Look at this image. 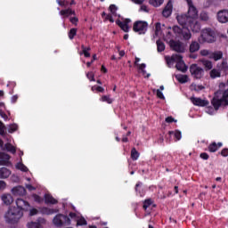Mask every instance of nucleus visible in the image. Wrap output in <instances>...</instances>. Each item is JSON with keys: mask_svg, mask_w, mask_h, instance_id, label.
Here are the masks:
<instances>
[{"mask_svg": "<svg viewBox=\"0 0 228 228\" xmlns=\"http://www.w3.org/2000/svg\"><path fill=\"white\" fill-rule=\"evenodd\" d=\"M176 20L183 28L174 26L173 31L182 40H190V38H191V32L190 31V28L193 33H199V31H200V24L199 21L188 14H179L176 16Z\"/></svg>", "mask_w": 228, "mask_h": 228, "instance_id": "f257e3e1", "label": "nucleus"}, {"mask_svg": "<svg viewBox=\"0 0 228 228\" xmlns=\"http://www.w3.org/2000/svg\"><path fill=\"white\" fill-rule=\"evenodd\" d=\"M57 3H58L59 6H67V2L66 1L57 0Z\"/></svg>", "mask_w": 228, "mask_h": 228, "instance_id": "052dcab7", "label": "nucleus"}, {"mask_svg": "<svg viewBox=\"0 0 228 228\" xmlns=\"http://www.w3.org/2000/svg\"><path fill=\"white\" fill-rule=\"evenodd\" d=\"M5 129L6 127L4 126V124H3V122L0 121V136H4ZM5 140L8 142L5 143L4 145V142L0 139V148L2 149V151H7L8 152H12V154H15L17 152V149H15V146L10 143L12 140L8 139V137H6Z\"/></svg>", "mask_w": 228, "mask_h": 228, "instance_id": "39448f33", "label": "nucleus"}, {"mask_svg": "<svg viewBox=\"0 0 228 228\" xmlns=\"http://www.w3.org/2000/svg\"><path fill=\"white\" fill-rule=\"evenodd\" d=\"M140 10H141V12H149V8L147 7V5H141Z\"/></svg>", "mask_w": 228, "mask_h": 228, "instance_id": "bf43d9fd", "label": "nucleus"}, {"mask_svg": "<svg viewBox=\"0 0 228 228\" xmlns=\"http://www.w3.org/2000/svg\"><path fill=\"white\" fill-rule=\"evenodd\" d=\"M200 158H201V159H209V155H208L206 152H203L200 155Z\"/></svg>", "mask_w": 228, "mask_h": 228, "instance_id": "13d9d810", "label": "nucleus"}, {"mask_svg": "<svg viewBox=\"0 0 228 228\" xmlns=\"http://www.w3.org/2000/svg\"><path fill=\"white\" fill-rule=\"evenodd\" d=\"M86 76L89 81H95V74L93 71L86 73Z\"/></svg>", "mask_w": 228, "mask_h": 228, "instance_id": "a18cd8bd", "label": "nucleus"}, {"mask_svg": "<svg viewBox=\"0 0 228 228\" xmlns=\"http://www.w3.org/2000/svg\"><path fill=\"white\" fill-rule=\"evenodd\" d=\"M167 65H174V63H176V69L181 72H186V70H188V67L183 61L182 54H173L170 58L167 59Z\"/></svg>", "mask_w": 228, "mask_h": 228, "instance_id": "20e7f679", "label": "nucleus"}, {"mask_svg": "<svg viewBox=\"0 0 228 228\" xmlns=\"http://www.w3.org/2000/svg\"><path fill=\"white\" fill-rule=\"evenodd\" d=\"M215 110H218L220 106H228V88L219 89L211 101Z\"/></svg>", "mask_w": 228, "mask_h": 228, "instance_id": "f03ea898", "label": "nucleus"}, {"mask_svg": "<svg viewBox=\"0 0 228 228\" xmlns=\"http://www.w3.org/2000/svg\"><path fill=\"white\" fill-rule=\"evenodd\" d=\"M53 224L55 227H65V225H70L72 220L69 216H67L62 214H58L53 217Z\"/></svg>", "mask_w": 228, "mask_h": 228, "instance_id": "423d86ee", "label": "nucleus"}, {"mask_svg": "<svg viewBox=\"0 0 228 228\" xmlns=\"http://www.w3.org/2000/svg\"><path fill=\"white\" fill-rule=\"evenodd\" d=\"M200 17V20H204L205 22H208V20H209V15L208 14V12H201Z\"/></svg>", "mask_w": 228, "mask_h": 228, "instance_id": "de8ad7c7", "label": "nucleus"}, {"mask_svg": "<svg viewBox=\"0 0 228 228\" xmlns=\"http://www.w3.org/2000/svg\"><path fill=\"white\" fill-rule=\"evenodd\" d=\"M1 200L5 206H12L13 204V196L10 193H4L1 195Z\"/></svg>", "mask_w": 228, "mask_h": 228, "instance_id": "f3484780", "label": "nucleus"}, {"mask_svg": "<svg viewBox=\"0 0 228 228\" xmlns=\"http://www.w3.org/2000/svg\"><path fill=\"white\" fill-rule=\"evenodd\" d=\"M201 62L207 70H211V69H213V62L211 61L202 60Z\"/></svg>", "mask_w": 228, "mask_h": 228, "instance_id": "2f4dec72", "label": "nucleus"}, {"mask_svg": "<svg viewBox=\"0 0 228 228\" xmlns=\"http://www.w3.org/2000/svg\"><path fill=\"white\" fill-rule=\"evenodd\" d=\"M191 102L194 106H208L209 104L208 100H202L197 97H191Z\"/></svg>", "mask_w": 228, "mask_h": 228, "instance_id": "6ab92c4d", "label": "nucleus"}, {"mask_svg": "<svg viewBox=\"0 0 228 228\" xmlns=\"http://www.w3.org/2000/svg\"><path fill=\"white\" fill-rule=\"evenodd\" d=\"M17 129H19V126H17V124H12L8 127V133H11V134L15 133Z\"/></svg>", "mask_w": 228, "mask_h": 228, "instance_id": "79ce46f5", "label": "nucleus"}, {"mask_svg": "<svg viewBox=\"0 0 228 228\" xmlns=\"http://www.w3.org/2000/svg\"><path fill=\"white\" fill-rule=\"evenodd\" d=\"M17 99H19V96L17 95H13L11 99L12 102L14 103V102H17Z\"/></svg>", "mask_w": 228, "mask_h": 228, "instance_id": "774afa93", "label": "nucleus"}, {"mask_svg": "<svg viewBox=\"0 0 228 228\" xmlns=\"http://www.w3.org/2000/svg\"><path fill=\"white\" fill-rule=\"evenodd\" d=\"M22 216H24L23 211L19 210V208L15 207H10L5 213L4 218L7 224L14 225V224H19V220H20Z\"/></svg>", "mask_w": 228, "mask_h": 228, "instance_id": "7ed1b4c3", "label": "nucleus"}, {"mask_svg": "<svg viewBox=\"0 0 228 228\" xmlns=\"http://www.w3.org/2000/svg\"><path fill=\"white\" fill-rule=\"evenodd\" d=\"M109 11L110 12V13H115V4H110L109 7Z\"/></svg>", "mask_w": 228, "mask_h": 228, "instance_id": "e2e57ef3", "label": "nucleus"}, {"mask_svg": "<svg viewBox=\"0 0 228 228\" xmlns=\"http://www.w3.org/2000/svg\"><path fill=\"white\" fill-rule=\"evenodd\" d=\"M165 0H150V4L152 6H161Z\"/></svg>", "mask_w": 228, "mask_h": 228, "instance_id": "ea45409f", "label": "nucleus"}, {"mask_svg": "<svg viewBox=\"0 0 228 228\" xmlns=\"http://www.w3.org/2000/svg\"><path fill=\"white\" fill-rule=\"evenodd\" d=\"M156 44L158 53H163L165 51V43L161 40H157Z\"/></svg>", "mask_w": 228, "mask_h": 228, "instance_id": "473e14b6", "label": "nucleus"}, {"mask_svg": "<svg viewBox=\"0 0 228 228\" xmlns=\"http://www.w3.org/2000/svg\"><path fill=\"white\" fill-rule=\"evenodd\" d=\"M221 154L225 158L228 156V149H224L222 151H221Z\"/></svg>", "mask_w": 228, "mask_h": 228, "instance_id": "0e129e2a", "label": "nucleus"}, {"mask_svg": "<svg viewBox=\"0 0 228 228\" xmlns=\"http://www.w3.org/2000/svg\"><path fill=\"white\" fill-rule=\"evenodd\" d=\"M14 197H24L26 195V189L23 186H16L11 190Z\"/></svg>", "mask_w": 228, "mask_h": 228, "instance_id": "dca6fc26", "label": "nucleus"}, {"mask_svg": "<svg viewBox=\"0 0 228 228\" xmlns=\"http://www.w3.org/2000/svg\"><path fill=\"white\" fill-rule=\"evenodd\" d=\"M102 102H107L108 104H111L113 102V99H110V96L104 95L101 98Z\"/></svg>", "mask_w": 228, "mask_h": 228, "instance_id": "37998d69", "label": "nucleus"}, {"mask_svg": "<svg viewBox=\"0 0 228 228\" xmlns=\"http://www.w3.org/2000/svg\"><path fill=\"white\" fill-rule=\"evenodd\" d=\"M201 38H203V42L213 44L216 40V33L211 28H205L201 33Z\"/></svg>", "mask_w": 228, "mask_h": 228, "instance_id": "0eeeda50", "label": "nucleus"}, {"mask_svg": "<svg viewBox=\"0 0 228 228\" xmlns=\"http://www.w3.org/2000/svg\"><path fill=\"white\" fill-rule=\"evenodd\" d=\"M17 170H20L21 172H28V167H26L22 162H18L15 166Z\"/></svg>", "mask_w": 228, "mask_h": 228, "instance_id": "c9c22d12", "label": "nucleus"}, {"mask_svg": "<svg viewBox=\"0 0 228 228\" xmlns=\"http://www.w3.org/2000/svg\"><path fill=\"white\" fill-rule=\"evenodd\" d=\"M166 122L167 123V124H172V122H177V120H175L174 118H172V117H167V118H166Z\"/></svg>", "mask_w": 228, "mask_h": 228, "instance_id": "6e6d98bb", "label": "nucleus"}, {"mask_svg": "<svg viewBox=\"0 0 228 228\" xmlns=\"http://www.w3.org/2000/svg\"><path fill=\"white\" fill-rule=\"evenodd\" d=\"M4 110H6V107L3 102H0V116L4 120H8V116L4 113Z\"/></svg>", "mask_w": 228, "mask_h": 228, "instance_id": "c756f323", "label": "nucleus"}, {"mask_svg": "<svg viewBox=\"0 0 228 228\" xmlns=\"http://www.w3.org/2000/svg\"><path fill=\"white\" fill-rule=\"evenodd\" d=\"M26 188H28L29 191H33V190H36V188L33 187L31 184H26Z\"/></svg>", "mask_w": 228, "mask_h": 228, "instance_id": "338daca9", "label": "nucleus"}, {"mask_svg": "<svg viewBox=\"0 0 228 228\" xmlns=\"http://www.w3.org/2000/svg\"><path fill=\"white\" fill-rule=\"evenodd\" d=\"M70 22L72 23V24H77V18H76V17H73V18H70Z\"/></svg>", "mask_w": 228, "mask_h": 228, "instance_id": "69168bd1", "label": "nucleus"}, {"mask_svg": "<svg viewBox=\"0 0 228 228\" xmlns=\"http://www.w3.org/2000/svg\"><path fill=\"white\" fill-rule=\"evenodd\" d=\"M224 58V53L222 51H215L212 52V56L210 60H214V61H218Z\"/></svg>", "mask_w": 228, "mask_h": 228, "instance_id": "a878e982", "label": "nucleus"}, {"mask_svg": "<svg viewBox=\"0 0 228 228\" xmlns=\"http://www.w3.org/2000/svg\"><path fill=\"white\" fill-rule=\"evenodd\" d=\"M82 52L79 53V54H84L85 58H90V51L91 48L90 47H86L85 45H82Z\"/></svg>", "mask_w": 228, "mask_h": 228, "instance_id": "c85d7f7f", "label": "nucleus"}, {"mask_svg": "<svg viewBox=\"0 0 228 228\" xmlns=\"http://www.w3.org/2000/svg\"><path fill=\"white\" fill-rule=\"evenodd\" d=\"M131 158L134 161H136L140 158V153L136 151V148H133L131 151Z\"/></svg>", "mask_w": 228, "mask_h": 228, "instance_id": "e433bc0d", "label": "nucleus"}, {"mask_svg": "<svg viewBox=\"0 0 228 228\" xmlns=\"http://www.w3.org/2000/svg\"><path fill=\"white\" fill-rule=\"evenodd\" d=\"M0 165L8 167L10 165V155L0 152Z\"/></svg>", "mask_w": 228, "mask_h": 228, "instance_id": "aec40b11", "label": "nucleus"}, {"mask_svg": "<svg viewBox=\"0 0 228 228\" xmlns=\"http://www.w3.org/2000/svg\"><path fill=\"white\" fill-rule=\"evenodd\" d=\"M95 60H97V54L93 55V60L91 61L86 62V66L91 67L92 63H94V61H95Z\"/></svg>", "mask_w": 228, "mask_h": 228, "instance_id": "5fc2aeb1", "label": "nucleus"}, {"mask_svg": "<svg viewBox=\"0 0 228 228\" xmlns=\"http://www.w3.org/2000/svg\"><path fill=\"white\" fill-rule=\"evenodd\" d=\"M8 186L6 182L0 180V191H4V189Z\"/></svg>", "mask_w": 228, "mask_h": 228, "instance_id": "3c124183", "label": "nucleus"}, {"mask_svg": "<svg viewBox=\"0 0 228 228\" xmlns=\"http://www.w3.org/2000/svg\"><path fill=\"white\" fill-rule=\"evenodd\" d=\"M69 218H71V220H74V222H77V226L79 225H86V219H85V217L81 216V214L79 213H74V212H70L69 214Z\"/></svg>", "mask_w": 228, "mask_h": 228, "instance_id": "f8f14e48", "label": "nucleus"}, {"mask_svg": "<svg viewBox=\"0 0 228 228\" xmlns=\"http://www.w3.org/2000/svg\"><path fill=\"white\" fill-rule=\"evenodd\" d=\"M59 13L62 17V19H67V17H70V15H76V11L70 8H68V9L60 11Z\"/></svg>", "mask_w": 228, "mask_h": 228, "instance_id": "5701e85b", "label": "nucleus"}, {"mask_svg": "<svg viewBox=\"0 0 228 228\" xmlns=\"http://www.w3.org/2000/svg\"><path fill=\"white\" fill-rule=\"evenodd\" d=\"M46 221L45 218L39 217L37 222H29L27 224L28 228H44L43 225H45Z\"/></svg>", "mask_w": 228, "mask_h": 228, "instance_id": "2eb2a0df", "label": "nucleus"}, {"mask_svg": "<svg viewBox=\"0 0 228 228\" xmlns=\"http://www.w3.org/2000/svg\"><path fill=\"white\" fill-rule=\"evenodd\" d=\"M208 151L209 152H216L218 151V145L216 144V142H212L208 146Z\"/></svg>", "mask_w": 228, "mask_h": 228, "instance_id": "4c0bfd02", "label": "nucleus"}, {"mask_svg": "<svg viewBox=\"0 0 228 228\" xmlns=\"http://www.w3.org/2000/svg\"><path fill=\"white\" fill-rule=\"evenodd\" d=\"M32 197H33L35 202H38V203L42 202V198L40 196H38L37 194H33Z\"/></svg>", "mask_w": 228, "mask_h": 228, "instance_id": "864d4df0", "label": "nucleus"}, {"mask_svg": "<svg viewBox=\"0 0 228 228\" xmlns=\"http://www.w3.org/2000/svg\"><path fill=\"white\" fill-rule=\"evenodd\" d=\"M172 2H168L164 10L162 11L163 17L168 18L170 15H172Z\"/></svg>", "mask_w": 228, "mask_h": 228, "instance_id": "4be33fe9", "label": "nucleus"}, {"mask_svg": "<svg viewBox=\"0 0 228 228\" xmlns=\"http://www.w3.org/2000/svg\"><path fill=\"white\" fill-rule=\"evenodd\" d=\"M92 92H104V88H102V86H94L91 88Z\"/></svg>", "mask_w": 228, "mask_h": 228, "instance_id": "09e8293b", "label": "nucleus"}, {"mask_svg": "<svg viewBox=\"0 0 228 228\" xmlns=\"http://www.w3.org/2000/svg\"><path fill=\"white\" fill-rule=\"evenodd\" d=\"M169 134H174L175 138H176V141L181 140L182 138V134L181 132L179 130L176 131H169Z\"/></svg>", "mask_w": 228, "mask_h": 228, "instance_id": "58836bf2", "label": "nucleus"}, {"mask_svg": "<svg viewBox=\"0 0 228 228\" xmlns=\"http://www.w3.org/2000/svg\"><path fill=\"white\" fill-rule=\"evenodd\" d=\"M102 17L105 20H109L110 22H114L113 16L111 14H106V12H102Z\"/></svg>", "mask_w": 228, "mask_h": 228, "instance_id": "49530a36", "label": "nucleus"}, {"mask_svg": "<svg viewBox=\"0 0 228 228\" xmlns=\"http://www.w3.org/2000/svg\"><path fill=\"white\" fill-rule=\"evenodd\" d=\"M59 211L58 208H49L47 207H44L40 209L42 215H54V213H58Z\"/></svg>", "mask_w": 228, "mask_h": 228, "instance_id": "b1692460", "label": "nucleus"}, {"mask_svg": "<svg viewBox=\"0 0 228 228\" xmlns=\"http://www.w3.org/2000/svg\"><path fill=\"white\" fill-rule=\"evenodd\" d=\"M190 72L194 79H201V77L204 76V69L199 67L197 64L191 65Z\"/></svg>", "mask_w": 228, "mask_h": 228, "instance_id": "1a4fd4ad", "label": "nucleus"}, {"mask_svg": "<svg viewBox=\"0 0 228 228\" xmlns=\"http://www.w3.org/2000/svg\"><path fill=\"white\" fill-rule=\"evenodd\" d=\"M188 4V12L187 15L191 16V19L194 20H197V18L199 17V11L197 10V7L193 5V2L191 0H185Z\"/></svg>", "mask_w": 228, "mask_h": 228, "instance_id": "9d476101", "label": "nucleus"}, {"mask_svg": "<svg viewBox=\"0 0 228 228\" xmlns=\"http://www.w3.org/2000/svg\"><path fill=\"white\" fill-rule=\"evenodd\" d=\"M169 45L172 51H175V53H184L186 48L184 47V44L181 41H169Z\"/></svg>", "mask_w": 228, "mask_h": 228, "instance_id": "9b49d317", "label": "nucleus"}, {"mask_svg": "<svg viewBox=\"0 0 228 228\" xmlns=\"http://www.w3.org/2000/svg\"><path fill=\"white\" fill-rule=\"evenodd\" d=\"M199 49H200V45L199 44V42L192 41L189 48L190 53H197Z\"/></svg>", "mask_w": 228, "mask_h": 228, "instance_id": "cd10ccee", "label": "nucleus"}, {"mask_svg": "<svg viewBox=\"0 0 228 228\" xmlns=\"http://www.w3.org/2000/svg\"><path fill=\"white\" fill-rule=\"evenodd\" d=\"M157 97H159V99H165L163 93L159 89L157 90Z\"/></svg>", "mask_w": 228, "mask_h": 228, "instance_id": "4d7b16f0", "label": "nucleus"}, {"mask_svg": "<svg viewBox=\"0 0 228 228\" xmlns=\"http://www.w3.org/2000/svg\"><path fill=\"white\" fill-rule=\"evenodd\" d=\"M152 204V200H145L143 203V209L147 210V208H149Z\"/></svg>", "mask_w": 228, "mask_h": 228, "instance_id": "8fccbe9b", "label": "nucleus"}, {"mask_svg": "<svg viewBox=\"0 0 228 228\" xmlns=\"http://www.w3.org/2000/svg\"><path fill=\"white\" fill-rule=\"evenodd\" d=\"M147 28H149V23L143 20H137L134 23L133 30L138 35H145L147 32Z\"/></svg>", "mask_w": 228, "mask_h": 228, "instance_id": "6e6552de", "label": "nucleus"}, {"mask_svg": "<svg viewBox=\"0 0 228 228\" xmlns=\"http://www.w3.org/2000/svg\"><path fill=\"white\" fill-rule=\"evenodd\" d=\"M216 19H217L218 22H220L221 24L227 23L228 22V10L224 9V10L217 12Z\"/></svg>", "mask_w": 228, "mask_h": 228, "instance_id": "4468645a", "label": "nucleus"}, {"mask_svg": "<svg viewBox=\"0 0 228 228\" xmlns=\"http://www.w3.org/2000/svg\"><path fill=\"white\" fill-rule=\"evenodd\" d=\"M29 215H30V216H35V215H38V209H37V208L29 209Z\"/></svg>", "mask_w": 228, "mask_h": 228, "instance_id": "603ef678", "label": "nucleus"}, {"mask_svg": "<svg viewBox=\"0 0 228 228\" xmlns=\"http://www.w3.org/2000/svg\"><path fill=\"white\" fill-rule=\"evenodd\" d=\"M177 80L179 83H188V77L186 75H179Z\"/></svg>", "mask_w": 228, "mask_h": 228, "instance_id": "a19ab883", "label": "nucleus"}, {"mask_svg": "<svg viewBox=\"0 0 228 228\" xmlns=\"http://www.w3.org/2000/svg\"><path fill=\"white\" fill-rule=\"evenodd\" d=\"M16 209H19V211H21L23 213V211H29V208L31 207L29 205V202L22 200V199H17L16 200Z\"/></svg>", "mask_w": 228, "mask_h": 228, "instance_id": "ddd939ff", "label": "nucleus"}, {"mask_svg": "<svg viewBox=\"0 0 228 228\" xmlns=\"http://www.w3.org/2000/svg\"><path fill=\"white\" fill-rule=\"evenodd\" d=\"M77 28H71L69 32V38L70 40H73L74 39V37L77 35Z\"/></svg>", "mask_w": 228, "mask_h": 228, "instance_id": "c03bdc74", "label": "nucleus"}, {"mask_svg": "<svg viewBox=\"0 0 228 228\" xmlns=\"http://www.w3.org/2000/svg\"><path fill=\"white\" fill-rule=\"evenodd\" d=\"M12 181L13 183H19V176L15 175H12Z\"/></svg>", "mask_w": 228, "mask_h": 228, "instance_id": "680f3d73", "label": "nucleus"}, {"mask_svg": "<svg viewBox=\"0 0 228 228\" xmlns=\"http://www.w3.org/2000/svg\"><path fill=\"white\" fill-rule=\"evenodd\" d=\"M200 54L201 56H207L208 58H209V60H211V56L213 54V51L208 50V49H202V50L200 51Z\"/></svg>", "mask_w": 228, "mask_h": 228, "instance_id": "7c9ffc66", "label": "nucleus"}, {"mask_svg": "<svg viewBox=\"0 0 228 228\" xmlns=\"http://www.w3.org/2000/svg\"><path fill=\"white\" fill-rule=\"evenodd\" d=\"M45 204H58V200L54 199L51 194H45Z\"/></svg>", "mask_w": 228, "mask_h": 228, "instance_id": "bb28decb", "label": "nucleus"}, {"mask_svg": "<svg viewBox=\"0 0 228 228\" xmlns=\"http://www.w3.org/2000/svg\"><path fill=\"white\" fill-rule=\"evenodd\" d=\"M12 175V170L8 167H0V179H8Z\"/></svg>", "mask_w": 228, "mask_h": 228, "instance_id": "412c9836", "label": "nucleus"}, {"mask_svg": "<svg viewBox=\"0 0 228 228\" xmlns=\"http://www.w3.org/2000/svg\"><path fill=\"white\" fill-rule=\"evenodd\" d=\"M129 22H131V20L129 19H126L123 21L120 20H118L116 21V24H118V26H119V28L125 31V33H127L129 31Z\"/></svg>", "mask_w": 228, "mask_h": 228, "instance_id": "a211bd4d", "label": "nucleus"}, {"mask_svg": "<svg viewBox=\"0 0 228 228\" xmlns=\"http://www.w3.org/2000/svg\"><path fill=\"white\" fill-rule=\"evenodd\" d=\"M216 69L220 72H227L228 70V64L226 60H223L222 62L217 63Z\"/></svg>", "mask_w": 228, "mask_h": 228, "instance_id": "393cba45", "label": "nucleus"}, {"mask_svg": "<svg viewBox=\"0 0 228 228\" xmlns=\"http://www.w3.org/2000/svg\"><path fill=\"white\" fill-rule=\"evenodd\" d=\"M221 76V73L218 69H213L211 71H210V77L212 79H216V77H220Z\"/></svg>", "mask_w": 228, "mask_h": 228, "instance_id": "f704fd0d", "label": "nucleus"}, {"mask_svg": "<svg viewBox=\"0 0 228 228\" xmlns=\"http://www.w3.org/2000/svg\"><path fill=\"white\" fill-rule=\"evenodd\" d=\"M163 31L161 30V23L158 22L155 25V37H161Z\"/></svg>", "mask_w": 228, "mask_h": 228, "instance_id": "72a5a7b5", "label": "nucleus"}]
</instances>
